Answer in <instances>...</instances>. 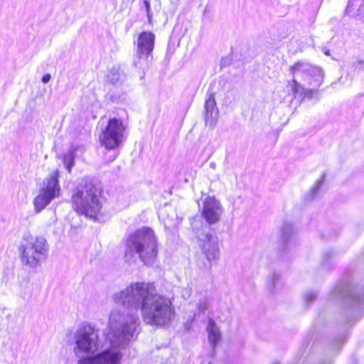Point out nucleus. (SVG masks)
I'll use <instances>...</instances> for the list:
<instances>
[{
    "instance_id": "1",
    "label": "nucleus",
    "mask_w": 364,
    "mask_h": 364,
    "mask_svg": "<svg viewBox=\"0 0 364 364\" xmlns=\"http://www.w3.org/2000/svg\"><path fill=\"white\" fill-rule=\"evenodd\" d=\"M140 319L136 313L113 309L107 323V339L110 348L97 353L102 348L99 329L90 323H82L74 333L73 352L77 364H119L125 348L139 333Z\"/></svg>"
},
{
    "instance_id": "2",
    "label": "nucleus",
    "mask_w": 364,
    "mask_h": 364,
    "mask_svg": "<svg viewBox=\"0 0 364 364\" xmlns=\"http://www.w3.org/2000/svg\"><path fill=\"white\" fill-rule=\"evenodd\" d=\"M115 304L134 310H140L146 324L156 326L168 325L175 316L170 298L156 292L152 283L132 282L125 289L112 295Z\"/></svg>"
},
{
    "instance_id": "3",
    "label": "nucleus",
    "mask_w": 364,
    "mask_h": 364,
    "mask_svg": "<svg viewBox=\"0 0 364 364\" xmlns=\"http://www.w3.org/2000/svg\"><path fill=\"white\" fill-rule=\"evenodd\" d=\"M157 255L156 237L150 228L139 229L127 237L124 249V260L127 264H136L140 259L144 264H151Z\"/></svg>"
},
{
    "instance_id": "4",
    "label": "nucleus",
    "mask_w": 364,
    "mask_h": 364,
    "mask_svg": "<svg viewBox=\"0 0 364 364\" xmlns=\"http://www.w3.org/2000/svg\"><path fill=\"white\" fill-rule=\"evenodd\" d=\"M100 193L101 188L98 185L90 179H84L73 193V208L78 213L95 219L101 209L99 200Z\"/></svg>"
},
{
    "instance_id": "5",
    "label": "nucleus",
    "mask_w": 364,
    "mask_h": 364,
    "mask_svg": "<svg viewBox=\"0 0 364 364\" xmlns=\"http://www.w3.org/2000/svg\"><path fill=\"white\" fill-rule=\"evenodd\" d=\"M49 246L41 236L24 234L18 247L21 264L30 269H36L48 257Z\"/></svg>"
},
{
    "instance_id": "6",
    "label": "nucleus",
    "mask_w": 364,
    "mask_h": 364,
    "mask_svg": "<svg viewBox=\"0 0 364 364\" xmlns=\"http://www.w3.org/2000/svg\"><path fill=\"white\" fill-rule=\"evenodd\" d=\"M289 71L293 75L292 80H296L301 85L318 88L323 82V69L308 62L298 61L290 67Z\"/></svg>"
},
{
    "instance_id": "7",
    "label": "nucleus",
    "mask_w": 364,
    "mask_h": 364,
    "mask_svg": "<svg viewBox=\"0 0 364 364\" xmlns=\"http://www.w3.org/2000/svg\"><path fill=\"white\" fill-rule=\"evenodd\" d=\"M154 42L155 36L150 31H144L138 37L133 65L143 71L141 78L144 77V70L149 67L151 63Z\"/></svg>"
},
{
    "instance_id": "8",
    "label": "nucleus",
    "mask_w": 364,
    "mask_h": 364,
    "mask_svg": "<svg viewBox=\"0 0 364 364\" xmlns=\"http://www.w3.org/2000/svg\"><path fill=\"white\" fill-rule=\"evenodd\" d=\"M59 171L52 172L43 183L38 195L33 200L36 213H40L55 198L60 196V187L58 182Z\"/></svg>"
},
{
    "instance_id": "9",
    "label": "nucleus",
    "mask_w": 364,
    "mask_h": 364,
    "mask_svg": "<svg viewBox=\"0 0 364 364\" xmlns=\"http://www.w3.org/2000/svg\"><path fill=\"white\" fill-rule=\"evenodd\" d=\"M125 127L122 120L112 118L100 136L102 144L108 150L117 148L123 139Z\"/></svg>"
},
{
    "instance_id": "10",
    "label": "nucleus",
    "mask_w": 364,
    "mask_h": 364,
    "mask_svg": "<svg viewBox=\"0 0 364 364\" xmlns=\"http://www.w3.org/2000/svg\"><path fill=\"white\" fill-rule=\"evenodd\" d=\"M332 295L335 299H346L357 311L364 312V293L355 289L349 283L344 282L337 285Z\"/></svg>"
},
{
    "instance_id": "11",
    "label": "nucleus",
    "mask_w": 364,
    "mask_h": 364,
    "mask_svg": "<svg viewBox=\"0 0 364 364\" xmlns=\"http://www.w3.org/2000/svg\"><path fill=\"white\" fill-rule=\"evenodd\" d=\"M223 213L220 202L215 197H207L203 203L202 217L208 224L217 223Z\"/></svg>"
},
{
    "instance_id": "12",
    "label": "nucleus",
    "mask_w": 364,
    "mask_h": 364,
    "mask_svg": "<svg viewBox=\"0 0 364 364\" xmlns=\"http://www.w3.org/2000/svg\"><path fill=\"white\" fill-rule=\"evenodd\" d=\"M200 246L207 260L209 262V265L207 267L209 269L212 266L211 262L215 260L219 255L218 238L209 232H207L200 235Z\"/></svg>"
},
{
    "instance_id": "13",
    "label": "nucleus",
    "mask_w": 364,
    "mask_h": 364,
    "mask_svg": "<svg viewBox=\"0 0 364 364\" xmlns=\"http://www.w3.org/2000/svg\"><path fill=\"white\" fill-rule=\"evenodd\" d=\"M295 230L292 224L284 223L281 227L279 246L282 251L289 250L296 245Z\"/></svg>"
},
{
    "instance_id": "14",
    "label": "nucleus",
    "mask_w": 364,
    "mask_h": 364,
    "mask_svg": "<svg viewBox=\"0 0 364 364\" xmlns=\"http://www.w3.org/2000/svg\"><path fill=\"white\" fill-rule=\"evenodd\" d=\"M219 111L216 106L214 94L208 92L205 102V119L206 124L214 127L218 119Z\"/></svg>"
},
{
    "instance_id": "15",
    "label": "nucleus",
    "mask_w": 364,
    "mask_h": 364,
    "mask_svg": "<svg viewBox=\"0 0 364 364\" xmlns=\"http://www.w3.org/2000/svg\"><path fill=\"white\" fill-rule=\"evenodd\" d=\"M288 88L294 98L297 97H301L302 99L309 98L312 99L318 94V88H306L305 85H301L296 80H291L288 82Z\"/></svg>"
},
{
    "instance_id": "16",
    "label": "nucleus",
    "mask_w": 364,
    "mask_h": 364,
    "mask_svg": "<svg viewBox=\"0 0 364 364\" xmlns=\"http://www.w3.org/2000/svg\"><path fill=\"white\" fill-rule=\"evenodd\" d=\"M206 330L208 333L209 343L212 348L214 349L220 341L221 334L219 328L213 318L208 319Z\"/></svg>"
},
{
    "instance_id": "17",
    "label": "nucleus",
    "mask_w": 364,
    "mask_h": 364,
    "mask_svg": "<svg viewBox=\"0 0 364 364\" xmlns=\"http://www.w3.org/2000/svg\"><path fill=\"white\" fill-rule=\"evenodd\" d=\"M346 12L348 15L364 16V0H349Z\"/></svg>"
},
{
    "instance_id": "18",
    "label": "nucleus",
    "mask_w": 364,
    "mask_h": 364,
    "mask_svg": "<svg viewBox=\"0 0 364 364\" xmlns=\"http://www.w3.org/2000/svg\"><path fill=\"white\" fill-rule=\"evenodd\" d=\"M125 80V75L119 68H112L107 75V80L113 85H121Z\"/></svg>"
},
{
    "instance_id": "19",
    "label": "nucleus",
    "mask_w": 364,
    "mask_h": 364,
    "mask_svg": "<svg viewBox=\"0 0 364 364\" xmlns=\"http://www.w3.org/2000/svg\"><path fill=\"white\" fill-rule=\"evenodd\" d=\"M281 286V277L277 272H272L268 276L267 287L269 291L274 292Z\"/></svg>"
},
{
    "instance_id": "20",
    "label": "nucleus",
    "mask_w": 364,
    "mask_h": 364,
    "mask_svg": "<svg viewBox=\"0 0 364 364\" xmlns=\"http://www.w3.org/2000/svg\"><path fill=\"white\" fill-rule=\"evenodd\" d=\"M211 305V299L208 296L200 298L197 304V309L199 313L205 314Z\"/></svg>"
},
{
    "instance_id": "21",
    "label": "nucleus",
    "mask_w": 364,
    "mask_h": 364,
    "mask_svg": "<svg viewBox=\"0 0 364 364\" xmlns=\"http://www.w3.org/2000/svg\"><path fill=\"white\" fill-rule=\"evenodd\" d=\"M63 162L65 164V168L68 171H71L74 165V153L70 151L66 156H65Z\"/></svg>"
},
{
    "instance_id": "22",
    "label": "nucleus",
    "mask_w": 364,
    "mask_h": 364,
    "mask_svg": "<svg viewBox=\"0 0 364 364\" xmlns=\"http://www.w3.org/2000/svg\"><path fill=\"white\" fill-rule=\"evenodd\" d=\"M323 180H324V175H323L321 176V178L316 182L314 186L311 190V198H314L318 196V192L321 189V187L323 184Z\"/></svg>"
},
{
    "instance_id": "23",
    "label": "nucleus",
    "mask_w": 364,
    "mask_h": 364,
    "mask_svg": "<svg viewBox=\"0 0 364 364\" xmlns=\"http://www.w3.org/2000/svg\"><path fill=\"white\" fill-rule=\"evenodd\" d=\"M144 7L146 12V16L148 18V21L149 23H151L152 21V13L151 11V6H150V0H142L141 8Z\"/></svg>"
},
{
    "instance_id": "24",
    "label": "nucleus",
    "mask_w": 364,
    "mask_h": 364,
    "mask_svg": "<svg viewBox=\"0 0 364 364\" xmlns=\"http://www.w3.org/2000/svg\"><path fill=\"white\" fill-rule=\"evenodd\" d=\"M333 256L334 252L332 250H327L325 252H323L322 256L323 264L327 267L328 265V259L333 258Z\"/></svg>"
},
{
    "instance_id": "25",
    "label": "nucleus",
    "mask_w": 364,
    "mask_h": 364,
    "mask_svg": "<svg viewBox=\"0 0 364 364\" xmlns=\"http://www.w3.org/2000/svg\"><path fill=\"white\" fill-rule=\"evenodd\" d=\"M316 298V293L315 291H310L305 294V302L309 304L314 301Z\"/></svg>"
},
{
    "instance_id": "26",
    "label": "nucleus",
    "mask_w": 364,
    "mask_h": 364,
    "mask_svg": "<svg viewBox=\"0 0 364 364\" xmlns=\"http://www.w3.org/2000/svg\"><path fill=\"white\" fill-rule=\"evenodd\" d=\"M123 95L124 94L117 96L114 93H112L110 95V100L114 103H118L124 99Z\"/></svg>"
},
{
    "instance_id": "27",
    "label": "nucleus",
    "mask_w": 364,
    "mask_h": 364,
    "mask_svg": "<svg viewBox=\"0 0 364 364\" xmlns=\"http://www.w3.org/2000/svg\"><path fill=\"white\" fill-rule=\"evenodd\" d=\"M355 68L358 70H363L364 68V61L359 60L355 63Z\"/></svg>"
},
{
    "instance_id": "28",
    "label": "nucleus",
    "mask_w": 364,
    "mask_h": 364,
    "mask_svg": "<svg viewBox=\"0 0 364 364\" xmlns=\"http://www.w3.org/2000/svg\"><path fill=\"white\" fill-rule=\"evenodd\" d=\"M51 79V75L50 74H46L43 76L41 81L43 83H48Z\"/></svg>"
},
{
    "instance_id": "29",
    "label": "nucleus",
    "mask_w": 364,
    "mask_h": 364,
    "mask_svg": "<svg viewBox=\"0 0 364 364\" xmlns=\"http://www.w3.org/2000/svg\"><path fill=\"white\" fill-rule=\"evenodd\" d=\"M118 154L116 151H114V154L112 156L111 159H109V161H112L113 160H114L116 159V157L117 156Z\"/></svg>"
},
{
    "instance_id": "30",
    "label": "nucleus",
    "mask_w": 364,
    "mask_h": 364,
    "mask_svg": "<svg viewBox=\"0 0 364 364\" xmlns=\"http://www.w3.org/2000/svg\"><path fill=\"white\" fill-rule=\"evenodd\" d=\"M325 55H330V50L328 49H323Z\"/></svg>"
},
{
    "instance_id": "31",
    "label": "nucleus",
    "mask_w": 364,
    "mask_h": 364,
    "mask_svg": "<svg viewBox=\"0 0 364 364\" xmlns=\"http://www.w3.org/2000/svg\"><path fill=\"white\" fill-rule=\"evenodd\" d=\"M210 167L213 168H215V163H210Z\"/></svg>"
},
{
    "instance_id": "32",
    "label": "nucleus",
    "mask_w": 364,
    "mask_h": 364,
    "mask_svg": "<svg viewBox=\"0 0 364 364\" xmlns=\"http://www.w3.org/2000/svg\"><path fill=\"white\" fill-rule=\"evenodd\" d=\"M272 364H279V363H277V362H275V363H272Z\"/></svg>"
}]
</instances>
